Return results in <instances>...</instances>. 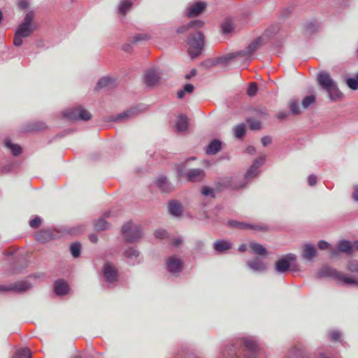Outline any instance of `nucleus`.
Instances as JSON below:
<instances>
[{
	"instance_id": "e2e57ef3",
	"label": "nucleus",
	"mask_w": 358,
	"mask_h": 358,
	"mask_svg": "<svg viewBox=\"0 0 358 358\" xmlns=\"http://www.w3.org/2000/svg\"><path fill=\"white\" fill-rule=\"evenodd\" d=\"M18 6L22 9H26L28 8L29 3L27 0H20L18 2Z\"/></svg>"
},
{
	"instance_id": "4d7b16f0",
	"label": "nucleus",
	"mask_w": 358,
	"mask_h": 358,
	"mask_svg": "<svg viewBox=\"0 0 358 358\" xmlns=\"http://www.w3.org/2000/svg\"><path fill=\"white\" fill-rule=\"evenodd\" d=\"M348 269L351 272L358 273V261L350 262L348 264Z\"/></svg>"
},
{
	"instance_id": "6ab92c4d",
	"label": "nucleus",
	"mask_w": 358,
	"mask_h": 358,
	"mask_svg": "<svg viewBox=\"0 0 358 358\" xmlns=\"http://www.w3.org/2000/svg\"><path fill=\"white\" fill-rule=\"evenodd\" d=\"M317 249L314 245L311 243H305L302 246V257L307 261H313V258L317 256Z\"/></svg>"
},
{
	"instance_id": "052dcab7",
	"label": "nucleus",
	"mask_w": 358,
	"mask_h": 358,
	"mask_svg": "<svg viewBox=\"0 0 358 358\" xmlns=\"http://www.w3.org/2000/svg\"><path fill=\"white\" fill-rule=\"evenodd\" d=\"M308 182L310 186H314L317 182V177L315 175H310L308 178Z\"/></svg>"
},
{
	"instance_id": "0e129e2a",
	"label": "nucleus",
	"mask_w": 358,
	"mask_h": 358,
	"mask_svg": "<svg viewBox=\"0 0 358 358\" xmlns=\"http://www.w3.org/2000/svg\"><path fill=\"white\" fill-rule=\"evenodd\" d=\"M11 291V284L10 285H0V292H9Z\"/></svg>"
},
{
	"instance_id": "5701e85b",
	"label": "nucleus",
	"mask_w": 358,
	"mask_h": 358,
	"mask_svg": "<svg viewBox=\"0 0 358 358\" xmlns=\"http://www.w3.org/2000/svg\"><path fill=\"white\" fill-rule=\"evenodd\" d=\"M169 213L175 217H180L182 214V206L176 200H171L168 203Z\"/></svg>"
},
{
	"instance_id": "6e6d98bb",
	"label": "nucleus",
	"mask_w": 358,
	"mask_h": 358,
	"mask_svg": "<svg viewBox=\"0 0 358 358\" xmlns=\"http://www.w3.org/2000/svg\"><path fill=\"white\" fill-rule=\"evenodd\" d=\"M289 114L290 113L288 111L280 110L276 113L275 117L280 120H283L287 119L289 117Z\"/></svg>"
},
{
	"instance_id": "8fccbe9b",
	"label": "nucleus",
	"mask_w": 358,
	"mask_h": 358,
	"mask_svg": "<svg viewBox=\"0 0 358 358\" xmlns=\"http://www.w3.org/2000/svg\"><path fill=\"white\" fill-rule=\"evenodd\" d=\"M201 193L203 195H204L206 196H210L211 198L215 197V193H214L213 189L211 187H207V186H204L202 187Z\"/></svg>"
},
{
	"instance_id": "9d476101",
	"label": "nucleus",
	"mask_w": 358,
	"mask_h": 358,
	"mask_svg": "<svg viewBox=\"0 0 358 358\" xmlns=\"http://www.w3.org/2000/svg\"><path fill=\"white\" fill-rule=\"evenodd\" d=\"M183 264L182 259L176 255L170 256L166 259V269L173 275H177L182 271Z\"/></svg>"
},
{
	"instance_id": "7ed1b4c3",
	"label": "nucleus",
	"mask_w": 358,
	"mask_h": 358,
	"mask_svg": "<svg viewBox=\"0 0 358 358\" xmlns=\"http://www.w3.org/2000/svg\"><path fill=\"white\" fill-rule=\"evenodd\" d=\"M265 162V156H260L257 159H256L250 169L245 174V177L243 179H240L238 178H232L229 184V186L233 189H238L245 186L247 182L256 176H258L259 173V168L263 165Z\"/></svg>"
},
{
	"instance_id": "69168bd1",
	"label": "nucleus",
	"mask_w": 358,
	"mask_h": 358,
	"mask_svg": "<svg viewBox=\"0 0 358 358\" xmlns=\"http://www.w3.org/2000/svg\"><path fill=\"white\" fill-rule=\"evenodd\" d=\"M196 74V69H193L191 70L189 73L185 75V79L189 80L191 78H192L193 76H194Z\"/></svg>"
},
{
	"instance_id": "39448f33",
	"label": "nucleus",
	"mask_w": 358,
	"mask_h": 358,
	"mask_svg": "<svg viewBox=\"0 0 358 358\" xmlns=\"http://www.w3.org/2000/svg\"><path fill=\"white\" fill-rule=\"evenodd\" d=\"M33 18L34 13L32 12L27 13L15 32L13 45H22V38L29 36L34 31V27L31 24Z\"/></svg>"
},
{
	"instance_id": "f03ea898",
	"label": "nucleus",
	"mask_w": 358,
	"mask_h": 358,
	"mask_svg": "<svg viewBox=\"0 0 358 358\" xmlns=\"http://www.w3.org/2000/svg\"><path fill=\"white\" fill-rule=\"evenodd\" d=\"M259 46H247L245 50L227 53L220 57H217L213 60H208L205 62V65L207 67L215 66L217 64H222L226 66L231 61L240 58L248 59L254 52L258 49Z\"/></svg>"
},
{
	"instance_id": "a878e982",
	"label": "nucleus",
	"mask_w": 358,
	"mask_h": 358,
	"mask_svg": "<svg viewBox=\"0 0 358 358\" xmlns=\"http://www.w3.org/2000/svg\"><path fill=\"white\" fill-rule=\"evenodd\" d=\"M231 248V243L225 240H217L213 244L214 250L219 252L222 253L224 252Z\"/></svg>"
},
{
	"instance_id": "f3484780",
	"label": "nucleus",
	"mask_w": 358,
	"mask_h": 358,
	"mask_svg": "<svg viewBox=\"0 0 358 358\" xmlns=\"http://www.w3.org/2000/svg\"><path fill=\"white\" fill-rule=\"evenodd\" d=\"M206 8V3L202 1L190 4L187 8V15L193 17L201 14Z\"/></svg>"
},
{
	"instance_id": "c9c22d12",
	"label": "nucleus",
	"mask_w": 358,
	"mask_h": 358,
	"mask_svg": "<svg viewBox=\"0 0 358 358\" xmlns=\"http://www.w3.org/2000/svg\"><path fill=\"white\" fill-rule=\"evenodd\" d=\"M5 145L12 152L13 155L15 156H17L22 152L21 147L17 144L12 143L9 139H6Z\"/></svg>"
},
{
	"instance_id": "0eeeda50",
	"label": "nucleus",
	"mask_w": 358,
	"mask_h": 358,
	"mask_svg": "<svg viewBox=\"0 0 358 358\" xmlns=\"http://www.w3.org/2000/svg\"><path fill=\"white\" fill-rule=\"evenodd\" d=\"M185 164L181 163L177 166L176 171L178 178L186 177L189 182H201L205 176V172L201 169L185 170Z\"/></svg>"
},
{
	"instance_id": "338daca9",
	"label": "nucleus",
	"mask_w": 358,
	"mask_h": 358,
	"mask_svg": "<svg viewBox=\"0 0 358 358\" xmlns=\"http://www.w3.org/2000/svg\"><path fill=\"white\" fill-rule=\"evenodd\" d=\"M182 243V238H176L173 241V245L174 246H178Z\"/></svg>"
},
{
	"instance_id": "6e6552de",
	"label": "nucleus",
	"mask_w": 358,
	"mask_h": 358,
	"mask_svg": "<svg viewBox=\"0 0 358 358\" xmlns=\"http://www.w3.org/2000/svg\"><path fill=\"white\" fill-rule=\"evenodd\" d=\"M63 115L70 120L87 121L91 119L92 115L89 111L82 106L69 108L63 112Z\"/></svg>"
},
{
	"instance_id": "09e8293b",
	"label": "nucleus",
	"mask_w": 358,
	"mask_h": 358,
	"mask_svg": "<svg viewBox=\"0 0 358 358\" xmlns=\"http://www.w3.org/2000/svg\"><path fill=\"white\" fill-rule=\"evenodd\" d=\"M257 85L255 83H250L247 90V94L249 96H253L257 94Z\"/></svg>"
},
{
	"instance_id": "412c9836",
	"label": "nucleus",
	"mask_w": 358,
	"mask_h": 358,
	"mask_svg": "<svg viewBox=\"0 0 358 358\" xmlns=\"http://www.w3.org/2000/svg\"><path fill=\"white\" fill-rule=\"evenodd\" d=\"M156 186L164 192H170L173 187L167 178L164 176H159L155 181Z\"/></svg>"
},
{
	"instance_id": "f8f14e48",
	"label": "nucleus",
	"mask_w": 358,
	"mask_h": 358,
	"mask_svg": "<svg viewBox=\"0 0 358 358\" xmlns=\"http://www.w3.org/2000/svg\"><path fill=\"white\" fill-rule=\"evenodd\" d=\"M280 31V26L278 24H273L270 26L264 33L257 37L253 45H260L262 43H266L269 41V40L273 37H275Z\"/></svg>"
},
{
	"instance_id": "4be33fe9",
	"label": "nucleus",
	"mask_w": 358,
	"mask_h": 358,
	"mask_svg": "<svg viewBox=\"0 0 358 358\" xmlns=\"http://www.w3.org/2000/svg\"><path fill=\"white\" fill-rule=\"evenodd\" d=\"M69 286L64 280L59 279L55 282L54 292L58 296L66 295L69 293Z\"/></svg>"
},
{
	"instance_id": "603ef678",
	"label": "nucleus",
	"mask_w": 358,
	"mask_h": 358,
	"mask_svg": "<svg viewBox=\"0 0 358 358\" xmlns=\"http://www.w3.org/2000/svg\"><path fill=\"white\" fill-rule=\"evenodd\" d=\"M131 114V111H125V112H123L117 115H116L115 117H114L113 118V121H121L122 120H124L128 117H129Z\"/></svg>"
},
{
	"instance_id": "f257e3e1",
	"label": "nucleus",
	"mask_w": 358,
	"mask_h": 358,
	"mask_svg": "<svg viewBox=\"0 0 358 358\" xmlns=\"http://www.w3.org/2000/svg\"><path fill=\"white\" fill-rule=\"evenodd\" d=\"M244 348L250 352H255L258 348L257 341L251 336L244 337L231 343L226 345L222 349L219 358H241L240 355L242 348ZM248 358H257L255 355H251Z\"/></svg>"
},
{
	"instance_id": "b1692460",
	"label": "nucleus",
	"mask_w": 358,
	"mask_h": 358,
	"mask_svg": "<svg viewBox=\"0 0 358 358\" xmlns=\"http://www.w3.org/2000/svg\"><path fill=\"white\" fill-rule=\"evenodd\" d=\"M31 284L27 280H22L11 284V292L23 293L31 288Z\"/></svg>"
},
{
	"instance_id": "c85d7f7f",
	"label": "nucleus",
	"mask_w": 358,
	"mask_h": 358,
	"mask_svg": "<svg viewBox=\"0 0 358 358\" xmlns=\"http://www.w3.org/2000/svg\"><path fill=\"white\" fill-rule=\"evenodd\" d=\"M337 252L351 254L352 252V243L346 240H342L337 244Z\"/></svg>"
},
{
	"instance_id": "774afa93",
	"label": "nucleus",
	"mask_w": 358,
	"mask_h": 358,
	"mask_svg": "<svg viewBox=\"0 0 358 358\" xmlns=\"http://www.w3.org/2000/svg\"><path fill=\"white\" fill-rule=\"evenodd\" d=\"M12 168H13V165L12 164H8V165L4 166L2 168V172L3 173H8V172H9L12 169Z\"/></svg>"
},
{
	"instance_id": "bf43d9fd",
	"label": "nucleus",
	"mask_w": 358,
	"mask_h": 358,
	"mask_svg": "<svg viewBox=\"0 0 358 358\" xmlns=\"http://www.w3.org/2000/svg\"><path fill=\"white\" fill-rule=\"evenodd\" d=\"M352 198L355 201L358 202V185H355L352 187Z\"/></svg>"
},
{
	"instance_id": "5fc2aeb1",
	"label": "nucleus",
	"mask_w": 358,
	"mask_h": 358,
	"mask_svg": "<svg viewBox=\"0 0 358 358\" xmlns=\"http://www.w3.org/2000/svg\"><path fill=\"white\" fill-rule=\"evenodd\" d=\"M41 223V219L38 216H36L34 219L29 221V226L31 228H38Z\"/></svg>"
},
{
	"instance_id": "a18cd8bd",
	"label": "nucleus",
	"mask_w": 358,
	"mask_h": 358,
	"mask_svg": "<svg viewBox=\"0 0 358 358\" xmlns=\"http://www.w3.org/2000/svg\"><path fill=\"white\" fill-rule=\"evenodd\" d=\"M288 106L290 110V113L293 115H299L301 113V110L299 106V103L294 99H292L289 101Z\"/></svg>"
},
{
	"instance_id": "58836bf2",
	"label": "nucleus",
	"mask_w": 358,
	"mask_h": 358,
	"mask_svg": "<svg viewBox=\"0 0 358 358\" xmlns=\"http://www.w3.org/2000/svg\"><path fill=\"white\" fill-rule=\"evenodd\" d=\"M13 358H31V351L28 348L17 350Z\"/></svg>"
},
{
	"instance_id": "9b49d317",
	"label": "nucleus",
	"mask_w": 358,
	"mask_h": 358,
	"mask_svg": "<svg viewBox=\"0 0 358 358\" xmlns=\"http://www.w3.org/2000/svg\"><path fill=\"white\" fill-rule=\"evenodd\" d=\"M296 261V255L292 253L287 254L280 258L275 264V271L279 273L287 272L291 263Z\"/></svg>"
},
{
	"instance_id": "2eb2a0df",
	"label": "nucleus",
	"mask_w": 358,
	"mask_h": 358,
	"mask_svg": "<svg viewBox=\"0 0 358 358\" xmlns=\"http://www.w3.org/2000/svg\"><path fill=\"white\" fill-rule=\"evenodd\" d=\"M159 73L155 69H150L147 70L144 74V83L148 87L155 85L159 80Z\"/></svg>"
},
{
	"instance_id": "f704fd0d",
	"label": "nucleus",
	"mask_w": 358,
	"mask_h": 358,
	"mask_svg": "<svg viewBox=\"0 0 358 358\" xmlns=\"http://www.w3.org/2000/svg\"><path fill=\"white\" fill-rule=\"evenodd\" d=\"M189 45H203L204 36L201 32H196L189 37Z\"/></svg>"
},
{
	"instance_id": "ea45409f",
	"label": "nucleus",
	"mask_w": 358,
	"mask_h": 358,
	"mask_svg": "<svg viewBox=\"0 0 358 358\" xmlns=\"http://www.w3.org/2000/svg\"><path fill=\"white\" fill-rule=\"evenodd\" d=\"M346 85L352 90H358V72L355 74V77L348 78L345 80Z\"/></svg>"
},
{
	"instance_id": "2f4dec72",
	"label": "nucleus",
	"mask_w": 358,
	"mask_h": 358,
	"mask_svg": "<svg viewBox=\"0 0 358 358\" xmlns=\"http://www.w3.org/2000/svg\"><path fill=\"white\" fill-rule=\"evenodd\" d=\"M132 4L133 2L131 0H123L120 1L117 7L119 15H125L131 9Z\"/></svg>"
},
{
	"instance_id": "423d86ee",
	"label": "nucleus",
	"mask_w": 358,
	"mask_h": 358,
	"mask_svg": "<svg viewBox=\"0 0 358 358\" xmlns=\"http://www.w3.org/2000/svg\"><path fill=\"white\" fill-rule=\"evenodd\" d=\"M121 232L124 240L127 243L138 241L143 234L141 226L131 221H129L122 225Z\"/></svg>"
},
{
	"instance_id": "49530a36",
	"label": "nucleus",
	"mask_w": 358,
	"mask_h": 358,
	"mask_svg": "<svg viewBox=\"0 0 358 358\" xmlns=\"http://www.w3.org/2000/svg\"><path fill=\"white\" fill-rule=\"evenodd\" d=\"M315 96L313 94L305 96L301 102L303 108L306 109L315 102Z\"/></svg>"
},
{
	"instance_id": "3c124183",
	"label": "nucleus",
	"mask_w": 358,
	"mask_h": 358,
	"mask_svg": "<svg viewBox=\"0 0 358 358\" xmlns=\"http://www.w3.org/2000/svg\"><path fill=\"white\" fill-rule=\"evenodd\" d=\"M317 247L320 250H331V251L333 250L331 245L325 241H320L317 243Z\"/></svg>"
},
{
	"instance_id": "c03bdc74",
	"label": "nucleus",
	"mask_w": 358,
	"mask_h": 358,
	"mask_svg": "<svg viewBox=\"0 0 358 358\" xmlns=\"http://www.w3.org/2000/svg\"><path fill=\"white\" fill-rule=\"evenodd\" d=\"M150 38V35L145 33H139L132 37L133 43L147 42Z\"/></svg>"
},
{
	"instance_id": "bb28decb",
	"label": "nucleus",
	"mask_w": 358,
	"mask_h": 358,
	"mask_svg": "<svg viewBox=\"0 0 358 358\" xmlns=\"http://www.w3.org/2000/svg\"><path fill=\"white\" fill-rule=\"evenodd\" d=\"M188 127V118L185 115H180L177 117L176 129L178 132L185 131Z\"/></svg>"
},
{
	"instance_id": "4c0bfd02",
	"label": "nucleus",
	"mask_w": 358,
	"mask_h": 358,
	"mask_svg": "<svg viewBox=\"0 0 358 358\" xmlns=\"http://www.w3.org/2000/svg\"><path fill=\"white\" fill-rule=\"evenodd\" d=\"M203 46H189L187 52L192 59H195L201 55Z\"/></svg>"
},
{
	"instance_id": "4468645a",
	"label": "nucleus",
	"mask_w": 358,
	"mask_h": 358,
	"mask_svg": "<svg viewBox=\"0 0 358 358\" xmlns=\"http://www.w3.org/2000/svg\"><path fill=\"white\" fill-rule=\"evenodd\" d=\"M124 256L127 262L131 266L141 263L142 259L140 257V252L135 248L130 247L124 252Z\"/></svg>"
},
{
	"instance_id": "de8ad7c7",
	"label": "nucleus",
	"mask_w": 358,
	"mask_h": 358,
	"mask_svg": "<svg viewBox=\"0 0 358 358\" xmlns=\"http://www.w3.org/2000/svg\"><path fill=\"white\" fill-rule=\"evenodd\" d=\"M81 245L80 243L76 242L71 244L70 250L72 256L75 258L78 257L80 254Z\"/></svg>"
},
{
	"instance_id": "1a4fd4ad",
	"label": "nucleus",
	"mask_w": 358,
	"mask_h": 358,
	"mask_svg": "<svg viewBox=\"0 0 358 358\" xmlns=\"http://www.w3.org/2000/svg\"><path fill=\"white\" fill-rule=\"evenodd\" d=\"M228 226L232 228H237L245 230H255L258 231H266L268 230V226L266 224H250L236 220H230L228 222Z\"/></svg>"
},
{
	"instance_id": "a19ab883",
	"label": "nucleus",
	"mask_w": 358,
	"mask_h": 358,
	"mask_svg": "<svg viewBox=\"0 0 358 358\" xmlns=\"http://www.w3.org/2000/svg\"><path fill=\"white\" fill-rule=\"evenodd\" d=\"M341 281L347 285H358V279L355 280L351 277L344 276L337 272V282Z\"/></svg>"
},
{
	"instance_id": "ddd939ff",
	"label": "nucleus",
	"mask_w": 358,
	"mask_h": 358,
	"mask_svg": "<svg viewBox=\"0 0 358 358\" xmlns=\"http://www.w3.org/2000/svg\"><path fill=\"white\" fill-rule=\"evenodd\" d=\"M102 273L106 282L113 283L117 280L118 271L113 264L106 262L103 266Z\"/></svg>"
},
{
	"instance_id": "13d9d810",
	"label": "nucleus",
	"mask_w": 358,
	"mask_h": 358,
	"mask_svg": "<svg viewBox=\"0 0 358 358\" xmlns=\"http://www.w3.org/2000/svg\"><path fill=\"white\" fill-rule=\"evenodd\" d=\"M248 122H250V127L252 130L260 129V123L258 121H252L250 119H248Z\"/></svg>"
},
{
	"instance_id": "37998d69",
	"label": "nucleus",
	"mask_w": 358,
	"mask_h": 358,
	"mask_svg": "<svg viewBox=\"0 0 358 358\" xmlns=\"http://www.w3.org/2000/svg\"><path fill=\"white\" fill-rule=\"evenodd\" d=\"M233 130L236 138H242L245 134V125L244 124L236 125Z\"/></svg>"
},
{
	"instance_id": "20e7f679",
	"label": "nucleus",
	"mask_w": 358,
	"mask_h": 358,
	"mask_svg": "<svg viewBox=\"0 0 358 358\" xmlns=\"http://www.w3.org/2000/svg\"><path fill=\"white\" fill-rule=\"evenodd\" d=\"M317 81L320 90L331 101L336 99V83L330 74L325 71L317 73Z\"/></svg>"
},
{
	"instance_id": "dca6fc26",
	"label": "nucleus",
	"mask_w": 358,
	"mask_h": 358,
	"mask_svg": "<svg viewBox=\"0 0 358 358\" xmlns=\"http://www.w3.org/2000/svg\"><path fill=\"white\" fill-rule=\"evenodd\" d=\"M56 236V232L52 229L48 228L39 231L36 235V238L38 242L44 243L55 239Z\"/></svg>"
},
{
	"instance_id": "cd10ccee",
	"label": "nucleus",
	"mask_w": 358,
	"mask_h": 358,
	"mask_svg": "<svg viewBox=\"0 0 358 358\" xmlns=\"http://www.w3.org/2000/svg\"><path fill=\"white\" fill-rule=\"evenodd\" d=\"M110 212L108 211L103 214V217H100L95 223H94V229L97 231L105 230L109 228L110 224L105 220V217H108L110 216Z\"/></svg>"
},
{
	"instance_id": "a211bd4d",
	"label": "nucleus",
	"mask_w": 358,
	"mask_h": 358,
	"mask_svg": "<svg viewBox=\"0 0 358 358\" xmlns=\"http://www.w3.org/2000/svg\"><path fill=\"white\" fill-rule=\"evenodd\" d=\"M286 358H309V356L302 345H296L288 350Z\"/></svg>"
},
{
	"instance_id": "72a5a7b5",
	"label": "nucleus",
	"mask_w": 358,
	"mask_h": 358,
	"mask_svg": "<svg viewBox=\"0 0 358 358\" xmlns=\"http://www.w3.org/2000/svg\"><path fill=\"white\" fill-rule=\"evenodd\" d=\"M234 29V23L232 19L227 18L221 24V29L224 34H229Z\"/></svg>"
},
{
	"instance_id": "7c9ffc66",
	"label": "nucleus",
	"mask_w": 358,
	"mask_h": 358,
	"mask_svg": "<svg viewBox=\"0 0 358 358\" xmlns=\"http://www.w3.org/2000/svg\"><path fill=\"white\" fill-rule=\"evenodd\" d=\"M115 83V80L110 77H103L96 83V89H102L104 87H112Z\"/></svg>"
},
{
	"instance_id": "e433bc0d",
	"label": "nucleus",
	"mask_w": 358,
	"mask_h": 358,
	"mask_svg": "<svg viewBox=\"0 0 358 358\" xmlns=\"http://www.w3.org/2000/svg\"><path fill=\"white\" fill-rule=\"evenodd\" d=\"M250 248L257 255H264L266 254V248L261 244L252 242L250 243Z\"/></svg>"
},
{
	"instance_id": "864d4df0",
	"label": "nucleus",
	"mask_w": 358,
	"mask_h": 358,
	"mask_svg": "<svg viewBox=\"0 0 358 358\" xmlns=\"http://www.w3.org/2000/svg\"><path fill=\"white\" fill-rule=\"evenodd\" d=\"M167 231L164 229H157L155 231V236L158 239H164L167 237Z\"/></svg>"
},
{
	"instance_id": "393cba45",
	"label": "nucleus",
	"mask_w": 358,
	"mask_h": 358,
	"mask_svg": "<svg viewBox=\"0 0 358 358\" xmlns=\"http://www.w3.org/2000/svg\"><path fill=\"white\" fill-rule=\"evenodd\" d=\"M329 277L335 278L336 271L334 268L327 265L323 266L316 273V278H317Z\"/></svg>"
},
{
	"instance_id": "79ce46f5",
	"label": "nucleus",
	"mask_w": 358,
	"mask_h": 358,
	"mask_svg": "<svg viewBox=\"0 0 358 358\" xmlns=\"http://www.w3.org/2000/svg\"><path fill=\"white\" fill-rule=\"evenodd\" d=\"M194 90V87L193 85L190 84V83H187L186 85H185V86L183 87V88L180 90H179L177 93V96L178 99H182L185 94L186 93H192L193 92Z\"/></svg>"
},
{
	"instance_id": "aec40b11",
	"label": "nucleus",
	"mask_w": 358,
	"mask_h": 358,
	"mask_svg": "<svg viewBox=\"0 0 358 358\" xmlns=\"http://www.w3.org/2000/svg\"><path fill=\"white\" fill-rule=\"evenodd\" d=\"M247 266L250 269L255 273H262L267 268L266 264L257 257L248 261Z\"/></svg>"
},
{
	"instance_id": "680f3d73",
	"label": "nucleus",
	"mask_w": 358,
	"mask_h": 358,
	"mask_svg": "<svg viewBox=\"0 0 358 358\" xmlns=\"http://www.w3.org/2000/svg\"><path fill=\"white\" fill-rule=\"evenodd\" d=\"M271 143V137H269L268 136H264L262 138V143L263 146H264V147L267 146Z\"/></svg>"
},
{
	"instance_id": "c756f323",
	"label": "nucleus",
	"mask_w": 358,
	"mask_h": 358,
	"mask_svg": "<svg viewBox=\"0 0 358 358\" xmlns=\"http://www.w3.org/2000/svg\"><path fill=\"white\" fill-rule=\"evenodd\" d=\"M222 146V143L217 139L213 140L206 148V153L208 155H215L217 153Z\"/></svg>"
},
{
	"instance_id": "473e14b6",
	"label": "nucleus",
	"mask_w": 358,
	"mask_h": 358,
	"mask_svg": "<svg viewBox=\"0 0 358 358\" xmlns=\"http://www.w3.org/2000/svg\"><path fill=\"white\" fill-rule=\"evenodd\" d=\"M203 24V22L202 21H199V20L192 21L186 24H183V25L179 27L177 29L176 32L178 34H182V33L187 31L188 29H189L191 27H192L194 26L200 27H202Z\"/></svg>"
}]
</instances>
